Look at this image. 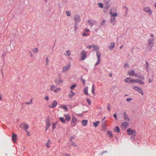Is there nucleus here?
I'll use <instances>...</instances> for the list:
<instances>
[{"mask_svg": "<svg viewBox=\"0 0 156 156\" xmlns=\"http://www.w3.org/2000/svg\"><path fill=\"white\" fill-rule=\"evenodd\" d=\"M137 77L139 78L140 79L143 80H144V76L140 75H138L137 76Z\"/></svg>", "mask_w": 156, "mask_h": 156, "instance_id": "36", "label": "nucleus"}, {"mask_svg": "<svg viewBox=\"0 0 156 156\" xmlns=\"http://www.w3.org/2000/svg\"><path fill=\"white\" fill-rule=\"evenodd\" d=\"M110 104L109 103L108 104L107 106V108L108 111H110Z\"/></svg>", "mask_w": 156, "mask_h": 156, "instance_id": "46", "label": "nucleus"}, {"mask_svg": "<svg viewBox=\"0 0 156 156\" xmlns=\"http://www.w3.org/2000/svg\"><path fill=\"white\" fill-rule=\"evenodd\" d=\"M91 92L92 93L94 94H95V92L94 91V84H93L92 87V90H91Z\"/></svg>", "mask_w": 156, "mask_h": 156, "instance_id": "31", "label": "nucleus"}, {"mask_svg": "<svg viewBox=\"0 0 156 156\" xmlns=\"http://www.w3.org/2000/svg\"><path fill=\"white\" fill-rule=\"evenodd\" d=\"M87 53L84 50L82 51L81 53V59L82 60H84L87 57Z\"/></svg>", "mask_w": 156, "mask_h": 156, "instance_id": "3", "label": "nucleus"}, {"mask_svg": "<svg viewBox=\"0 0 156 156\" xmlns=\"http://www.w3.org/2000/svg\"><path fill=\"white\" fill-rule=\"evenodd\" d=\"M88 86L86 87L84 89V92L85 94L86 95H89L88 92Z\"/></svg>", "mask_w": 156, "mask_h": 156, "instance_id": "26", "label": "nucleus"}, {"mask_svg": "<svg viewBox=\"0 0 156 156\" xmlns=\"http://www.w3.org/2000/svg\"><path fill=\"white\" fill-rule=\"evenodd\" d=\"M71 67L70 65H68L67 66H64L62 67V72L63 73H66L67 72Z\"/></svg>", "mask_w": 156, "mask_h": 156, "instance_id": "5", "label": "nucleus"}, {"mask_svg": "<svg viewBox=\"0 0 156 156\" xmlns=\"http://www.w3.org/2000/svg\"><path fill=\"white\" fill-rule=\"evenodd\" d=\"M20 126L22 128L24 127L25 128L24 130L25 131L29 127V125L28 124H26L24 123H23L20 124Z\"/></svg>", "mask_w": 156, "mask_h": 156, "instance_id": "15", "label": "nucleus"}, {"mask_svg": "<svg viewBox=\"0 0 156 156\" xmlns=\"http://www.w3.org/2000/svg\"><path fill=\"white\" fill-rule=\"evenodd\" d=\"M88 23L90 24V26L91 27H92L93 26L94 24H96L97 23V22L96 21L93 20H88Z\"/></svg>", "mask_w": 156, "mask_h": 156, "instance_id": "14", "label": "nucleus"}, {"mask_svg": "<svg viewBox=\"0 0 156 156\" xmlns=\"http://www.w3.org/2000/svg\"><path fill=\"white\" fill-rule=\"evenodd\" d=\"M56 87L54 85H52L51 86L50 90L51 91H53L54 89Z\"/></svg>", "mask_w": 156, "mask_h": 156, "instance_id": "42", "label": "nucleus"}, {"mask_svg": "<svg viewBox=\"0 0 156 156\" xmlns=\"http://www.w3.org/2000/svg\"><path fill=\"white\" fill-rule=\"evenodd\" d=\"M57 122H56L52 124V127L53 130L54 129L56 128V126L57 124Z\"/></svg>", "mask_w": 156, "mask_h": 156, "instance_id": "38", "label": "nucleus"}, {"mask_svg": "<svg viewBox=\"0 0 156 156\" xmlns=\"http://www.w3.org/2000/svg\"><path fill=\"white\" fill-rule=\"evenodd\" d=\"M66 13L67 14V15L69 16H70V12L69 11H66Z\"/></svg>", "mask_w": 156, "mask_h": 156, "instance_id": "50", "label": "nucleus"}, {"mask_svg": "<svg viewBox=\"0 0 156 156\" xmlns=\"http://www.w3.org/2000/svg\"><path fill=\"white\" fill-rule=\"evenodd\" d=\"M132 100V99L131 98H128L126 99V101L128 102H129Z\"/></svg>", "mask_w": 156, "mask_h": 156, "instance_id": "52", "label": "nucleus"}, {"mask_svg": "<svg viewBox=\"0 0 156 156\" xmlns=\"http://www.w3.org/2000/svg\"><path fill=\"white\" fill-rule=\"evenodd\" d=\"M129 126V123L126 122H124L122 123L121 126L122 128L124 129H126Z\"/></svg>", "mask_w": 156, "mask_h": 156, "instance_id": "10", "label": "nucleus"}, {"mask_svg": "<svg viewBox=\"0 0 156 156\" xmlns=\"http://www.w3.org/2000/svg\"><path fill=\"white\" fill-rule=\"evenodd\" d=\"M98 5L101 8H103L104 7L103 4L102 3H99Z\"/></svg>", "mask_w": 156, "mask_h": 156, "instance_id": "41", "label": "nucleus"}, {"mask_svg": "<svg viewBox=\"0 0 156 156\" xmlns=\"http://www.w3.org/2000/svg\"><path fill=\"white\" fill-rule=\"evenodd\" d=\"M32 99H31L30 102H26V104H32Z\"/></svg>", "mask_w": 156, "mask_h": 156, "instance_id": "57", "label": "nucleus"}, {"mask_svg": "<svg viewBox=\"0 0 156 156\" xmlns=\"http://www.w3.org/2000/svg\"><path fill=\"white\" fill-rule=\"evenodd\" d=\"M133 89L140 93L142 95H144V93L143 90L139 87L134 86L133 87Z\"/></svg>", "mask_w": 156, "mask_h": 156, "instance_id": "6", "label": "nucleus"}, {"mask_svg": "<svg viewBox=\"0 0 156 156\" xmlns=\"http://www.w3.org/2000/svg\"><path fill=\"white\" fill-rule=\"evenodd\" d=\"M105 22V20H103V21L101 23V26H103L104 25Z\"/></svg>", "mask_w": 156, "mask_h": 156, "instance_id": "54", "label": "nucleus"}, {"mask_svg": "<svg viewBox=\"0 0 156 156\" xmlns=\"http://www.w3.org/2000/svg\"><path fill=\"white\" fill-rule=\"evenodd\" d=\"M111 45L108 46V48L110 50H112L115 46V44L114 42L111 43Z\"/></svg>", "mask_w": 156, "mask_h": 156, "instance_id": "24", "label": "nucleus"}, {"mask_svg": "<svg viewBox=\"0 0 156 156\" xmlns=\"http://www.w3.org/2000/svg\"><path fill=\"white\" fill-rule=\"evenodd\" d=\"M124 66V68L126 69L127 68H129V64L127 63L125 64Z\"/></svg>", "mask_w": 156, "mask_h": 156, "instance_id": "43", "label": "nucleus"}, {"mask_svg": "<svg viewBox=\"0 0 156 156\" xmlns=\"http://www.w3.org/2000/svg\"><path fill=\"white\" fill-rule=\"evenodd\" d=\"M149 64H148V62L147 61H146V68L147 69V71L148 70V67H149Z\"/></svg>", "mask_w": 156, "mask_h": 156, "instance_id": "47", "label": "nucleus"}, {"mask_svg": "<svg viewBox=\"0 0 156 156\" xmlns=\"http://www.w3.org/2000/svg\"><path fill=\"white\" fill-rule=\"evenodd\" d=\"M114 131L117 133H119L120 132V129L118 126H116V127L114 128Z\"/></svg>", "mask_w": 156, "mask_h": 156, "instance_id": "29", "label": "nucleus"}, {"mask_svg": "<svg viewBox=\"0 0 156 156\" xmlns=\"http://www.w3.org/2000/svg\"><path fill=\"white\" fill-rule=\"evenodd\" d=\"M96 54L98 58V61L95 63V66H97L99 64L100 61V57L101 56V53L99 51H97Z\"/></svg>", "mask_w": 156, "mask_h": 156, "instance_id": "4", "label": "nucleus"}, {"mask_svg": "<svg viewBox=\"0 0 156 156\" xmlns=\"http://www.w3.org/2000/svg\"><path fill=\"white\" fill-rule=\"evenodd\" d=\"M77 25V23H75V24H74L75 31H76V29L78 27Z\"/></svg>", "mask_w": 156, "mask_h": 156, "instance_id": "49", "label": "nucleus"}, {"mask_svg": "<svg viewBox=\"0 0 156 156\" xmlns=\"http://www.w3.org/2000/svg\"><path fill=\"white\" fill-rule=\"evenodd\" d=\"M64 156H70V155L69 154H67V153H65L64 154Z\"/></svg>", "mask_w": 156, "mask_h": 156, "instance_id": "64", "label": "nucleus"}, {"mask_svg": "<svg viewBox=\"0 0 156 156\" xmlns=\"http://www.w3.org/2000/svg\"><path fill=\"white\" fill-rule=\"evenodd\" d=\"M136 136V135H132V136L130 137L131 139L134 140L135 136Z\"/></svg>", "mask_w": 156, "mask_h": 156, "instance_id": "53", "label": "nucleus"}, {"mask_svg": "<svg viewBox=\"0 0 156 156\" xmlns=\"http://www.w3.org/2000/svg\"><path fill=\"white\" fill-rule=\"evenodd\" d=\"M70 92L71 94H69V98H71L73 97V96L74 95L75 93L74 92H73L72 91H71Z\"/></svg>", "mask_w": 156, "mask_h": 156, "instance_id": "33", "label": "nucleus"}, {"mask_svg": "<svg viewBox=\"0 0 156 156\" xmlns=\"http://www.w3.org/2000/svg\"><path fill=\"white\" fill-rule=\"evenodd\" d=\"M128 73L130 76H137V74L135 73V72L134 70H129L128 72Z\"/></svg>", "mask_w": 156, "mask_h": 156, "instance_id": "8", "label": "nucleus"}, {"mask_svg": "<svg viewBox=\"0 0 156 156\" xmlns=\"http://www.w3.org/2000/svg\"><path fill=\"white\" fill-rule=\"evenodd\" d=\"M74 20L75 21V23H78L80 21V16H79L77 15L74 17Z\"/></svg>", "mask_w": 156, "mask_h": 156, "instance_id": "16", "label": "nucleus"}, {"mask_svg": "<svg viewBox=\"0 0 156 156\" xmlns=\"http://www.w3.org/2000/svg\"><path fill=\"white\" fill-rule=\"evenodd\" d=\"M46 131H47L50 126V123L49 118H47L46 119Z\"/></svg>", "mask_w": 156, "mask_h": 156, "instance_id": "11", "label": "nucleus"}, {"mask_svg": "<svg viewBox=\"0 0 156 156\" xmlns=\"http://www.w3.org/2000/svg\"><path fill=\"white\" fill-rule=\"evenodd\" d=\"M152 81V80L150 79H149V80H148V82L149 83H151Z\"/></svg>", "mask_w": 156, "mask_h": 156, "instance_id": "63", "label": "nucleus"}, {"mask_svg": "<svg viewBox=\"0 0 156 156\" xmlns=\"http://www.w3.org/2000/svg\"><path fill=\"white\" fill-rule=\"evenodd\" d=\"M26 131L27 133V135H28V136H30V132L27 130H26Z\"/></svg>", "mask_w": 156, "mask_h": 156, "instance_id": "58", "label": "nucleus"}, {"mask_svg": "<svg viewBox=\"0 0 156 156\" xmlns=\"http://www.w3.org/2000/svg\"><path fill=\"white\" fill-rule=\"evenodd\" d=\"M87 122L88 121L87 119L83 120L82 122V125L83 126H86L87 123Z\"/></svg>", "mask_w": 156, "mask_h": 156, "instance_id": "27", "label": "nucleus"}, {"mask_svg": "<svg viewBox=\"0 0 156 156\" xmlns=\"http://www.w3.org/2000/svg\"><path fill=\"white\" fill-rule=\"evenodd\" d=\"M99 122H100L99 121H97L96 122L94 123V126L95 127H97L98 126V125L99 123Z\"/></svg>", "mask_w": 156, "mask_h": 156, "instance_id": "39", "label": "nucleus"}, {"mask_svg": "<svg viewBox=\"0 0 156 156\" xmlns=\"http://www.w3.org/2000/svg\"><path fill=\"white\" fill-rule=\"evenodd\" d=\"M64 116L65 117V120H66L67 121H69L70 120L71 117L69 114H64Z\"/></svg>", "mask_w": 156, "mask_h": 156, "instance_id": "20", "label": "nucleus"}, {"mask_svg": "<svg viewBox=\"0 0 156 156\" xmlns=\"http://www.w3.org/2000/svg\"><path fill=\"white\" fill-rule=\"evenodd\" d=\"M81 80H82V81H83V84H84L85 83V80L84 79H83L82 78V77L81 76Z\"/></svg>", "mask_w": 156, "mask_h": 156, "instance_id": "56", "label": "nucleus"}, {"mask_svg": "<svg viewBox=\"0 0 156 156\" xmlns=\"http://www.w3.org/2000/svg\"><path fill=\"white\" fill-rule=\"evenodd\" d=\"M137 83L139 84L140 85H144V82L141 80L138 79Z\"/></svg>", "mask_w": 156, "mask_h": 156, "instance_id": "30", "label": "nucleus"}, {"mask_svg": "<svg viewBox=\"0 0 156 156\" xmlns=\"http://www.w3.org/2000/svg\"><path fill=\"white\" fill-rule=\"evenodd\" d=\"M110 21L111 23L113 25H114L116 21L115 20V17H111Z\"/></svg>", "mask_w": 156, "mask_h": 156, "instance_id": "21", "label": "nucleus"}, {"mask_svg": "<svg viewBox=\"0 0 156 156\" xmlns=\"http://www.w3.org/2000/svg\"><path fill=\"white\" fill-rule=\"evenodd\" d=\"M57 105V102L56 100H54L52 103L51 106H49V107L51 108H55Z\"/></svg>", "mask_w": 156, "mask_h": 156, "instance_id": "18", "label": "nucleus"}, {"mask_svg": "<svg viewBox=\"0 0 156 156\" xmlns=\"http://www.w3.org/2000/svg\"><path fill=\"white\" fill-rule=\"evenodd\" d=\"M132 78L131 77H127L126 79L124 80V81L126 83H130L132 82Z\"/></svg>", "mask_w": 156, "mask_h": 156, "instance_id": "22", "label": "nucleus"}, {"mask_svg": "<svg viewBox=\"0 0 156 156\" xmlns=\"http://www.w3.org/2000/svg\"><path fill=\"white\" fill-rule=\"evenodd\" d=\"M44 98L47 101L49 99V97L48 96H46Z\"/></svg>", "mask_w": 156, "mask_h": 156, "instance_id": "59", "label": "nucleus"}, {"mask_svg": "<svg viewBox=\"0 0 156 156\" xmlns=\"http://www.w3.org/2000/svg\"><path fill=\"white\" fill-rule=\"evenodd\" d=\"M60 120L62 123H65L66 122V120L65 119L62 117H60L59 118Z\"/></svg>", "mask_w": 156, "mask_h": 156, "instance_id": "35", "label": "nucleus"}, {"mask_svg": "<svg viewBox=\"0 0 156 156\" xmlns=\"http://www.w3.org/2000/svg\"><path fill=\"white\" fill-rule=\"evenodd\" d=\"M13 136L12 137V141L13 142H15L16 141L17 139V136L16 134L13 133Z\"/></svg>", "mask_w": 156, "mask_h": 156, "instance_id": "25", "label": "nucleus"}, {"mask_svg": "<svg viewBox=\"0 0 156 156\" xmlns=\"http://www.w3.org/2000/svg\"><path fill=\"white\" fill-rule=\"evenodd\" d=\"M144 11L147 13L151 14L152 13V11L150 8L148 7H144Z\"/></svg>", "mask_w": 156, "mask_h": 156, "instance_id": "12", "label": "nucleus"}, {"mask_svg": "<svg viewBox=\"0 0 156 156\" xmlns=\"http://www.w3.org/2000/svg\"><path fill=\"white\" fill-rule=\"evenodd\" d=\"M61 90V88H58L54 90V92L56 93H58Z\"/></svg>", "mask_w": 156, "mask_h": 156, "instance_id": "40", "label": "nucleus"}, {"mask_svg": "<svg viewBox=\"0 0 156 156\" xmlns=\"http://www.w3.org/2000/svg\"><path fill=\"white\" fill-rule=\"evenodd\" d=\"M89 31V30L87 28V29H85V32H88Z\"/></svg>", "mask_w": 156, "mask_h": 156, "instance_id": "61", "label": "nucleus"}, {"mask_svg": "<svg viewBox=\"0 0 156 156\" xmlns=\"http://www.w3.org/2000/svg\"><path fill=\"white\" fill-rule=\"evenodd\" d=\"M34 53H37L38 51V49L37 48H34L32 49Z\"/></svg>", "mask_w": 156, "mask_h": 156, "instance_id": "37", "label": "nucleus"}, {"mask_svg": "<svg viewBox=\"0 0 156 156\" xmlns=\"http://www.w3.org/2000/svg\"><path fill=\"white\" fill-rule=\"evenodd\" d=\"M92 47L94 49V50L96 51V53L97 52V51H98V50L99 49V48L98 46H96L94 44H93L92 45Z\"/></svg>", "mask_w": 156, "mask_h": 156, "instance_id": "23", "label": "nucleus"}, {"mask_svg": "<svg viewBox=\"0 0 156 156\" xmlns=\"http://www.w3.org/2000/svg\"><path fill=\"white\" fill-rule=\"evenodd\" d=\"M70 145L71 146H74V147H76V145L75 144H74V143L72 141L70 143Z\"/></svg>", "mask_w": 156, "mask_h": 156, "instance_id": "45", "label": "nucleus"}, {"mask_svg": "<svg viewBox=\"0 0 156 156\" xmlns=\"http://www.w3.org/2000/svg\"><path fill=\"white\" fill-rule=\"evenodd\" d=\"M107 135L110 138H112L113 137V135L112 133L109 130L108 131Z\"/></svg>", "mask_w": 156, "mask_h": 156, "instance_id": "28", "label": "nucleus"}, {"mask_svg": "<svg viewBox=\"0 0 156 156\" xmlns=\"http://www.w3.org/2000/svg\"><path fill=\"white\" fill-rule=\"evenodd\" d=\"M138 80V79L133 80L132 79V80H132V82H135L136 83H137Z\"/></svg>", "mask_w": 156, "mask_h": 156, "instance_id": "51", "label": "nucleus"}, {"mask_svg": "<svg viewBox=\"0 0 156 156\" xmlns=\"http://www.w3.org/2000/svg\"><path fill=\"white\" fill-rule=\"evenodd\" d=\"M113 116L115 118L116 120H117V115L116 114H115L113 115Z\"/></svg>", "mask_w": 156, "mask_h": 156, "instance_id": "60", "label": "nucleus"}, {"mask_svg": "<svg viewBox=\"0 0 156 156\" xmlns=\"http://www.w3.org/2000/svg\"><path fill=\"white\" fill-rule=\"evenodd\" d=\"M110 0H103V2L105 4V8L106 9H108L109 7V2Z\"/></svg>", "mask_w": 156, "mask_h": 156, "instance_id": "9", "label": "nucleus"}, {"mask_svg": "<svg viewBox=\"0 0 156 156\" xmlns=\"http://www.w3.org/2000/svg\"><path fill=\"white\" fill-rule=\"evenodd\" d=\"M112 10L110 9V13L111 16V17H115L117 16V12H112Z\"/></svg>", "mask_w": 156, "mask_h": 156, "instance_id": "19", "label": "nucleus"}, {"mask_svg": "<svg viewBox=\"0 0 156 156\" xmlns=\"http://www.w3.org/2000/svg\"><path fill=\"white\" fill-rule=\"evenodd\" d=\"M55 83L57 85H62L63 83V81L60 77L56 79L55 80Z\"/></svg>", "mask_w": 156, "mask_h": 156, "instance_id": "7", "label": "nucleus"}, {"mask_svg": "<svg viewBox=\"0 0 156 156\" xmlns=\"http://www.w3.org/2000/svg\"><path fill=\"white\" fill-rule=\"evenodd\" d=\"M60 108L65 109L66 110H68V108L66 105H61Z\"/></svg>", "mask_w": 156, "mask_h": 156, "instance_id": "32", "label": "nucleus"}, {"mask_svg": "<svg viewBox=\"0 0 156 156\" xmlns=\"http://www.w3.org/2000/svg\"><path fill=\"white\" fill-rule=\"evenodd\" d=\"M76 121L77 119L76 118L73 116L71 122V124L72 125H73V126H75L76 125Z\"/></svg>", "mask_w": 156, "mask_h": 156, "instance_id": "13", "label": "nucleus"}, {"mask_svg": "<svg viewBox=\"0 0 156 156\" xmlns=\"http://www.w3.org/2000/svg\"><path fill=\"white\" fill-rule=\"evenodd\" d=\"M124 118L125 120L126 121H130V119L127 114V113L125 112L123 113Z\"/></svg>", "mask_w": 156, "mask_h": 156, "instance_id": "17", "label": "nucleus"}, {"mask_svg": "<svg viewBox=\"0 0 156 156\" xmlns=\"http://www.w3.org/2000/svg\"><path fill=\"white\" fill-rule=\"evenodd\" d=\"M69 51H70L69 50H67L66 51L67 55H68V56H70V55Z\"/></svg>", "mask_w": 156, "mask_h": 156, "instance_id": "55", "label": "nucleus"}, {"mask_svg": "<svg viewBox=\"0 0 156 156\" xmlns=\"http://www.w3.org/2000/svg\"><path fill=\"white\" fill-rule=\"evenodd\" d=\"M154 45V40L152 38H149L148 41V43L147 44V48L148 49L149 51L152 50V47Z\"/></svg>", "mask_w": 156, "mask_h": 156, "instance_id": "1", "label": "nucleus"}, {"mask_svg": "<svg viewBox=\"0 0 156 156\" xmlns=\"http://www.w3.org/2000/svg\"><path fill=\"white\" fill-rule=\"evenodd\" d=\"M76 86V85L75 84H74L71 86L70 87V88L72 90Z\"/></svg>", "mask_w": 156, "mask_h": 156, "instance_id": "44", "label": "nucleus"}, {"mask_svg": "<svg viewBox=\"0 0 156 156\" xmlns=\"http://www.w3.org/2000/svg\"><path fill=\"white\" fill-rule=\"evenodd\" d=\"M87 101L89 104V105H90L91 103V100L89 98H87Z\"/></svg>", "mask_w": 156, "mask_h": 156, "instance_id": "48", "label": "nucleus"}, {"mask_svg": "<svg viewBox=\"0 0 156 156\" xmlns=\"http://www.w3.org/2000/svg\"><path fill=\"white\" fill-rule=\"evenodd\" d=\"M127 132L128 134L129 135H136V132L135 130H132L130 128L127 129Z\"/></svg>", "mask_w": 156, "mask_h": 156, "instance_id": "2", "label": "nucleus"}, {"mask_svg": "<svg viewBox=\"0 0 156 156\" xmlns=\"http://www.w3.org/2000/svg\"><path fill=\"white\" fill-rule=\"evenodd\" d=\"M51 144V142L50 140H48V141L47 143H46V146L48 148L50 146L49 145Z\"/></svg>", "mask_w": 156, "mask_h": 156, "instance_id": "34", "label": "nucleus"}, {"mask_svg": "<svg viewBox=\"0 0 156 156\" xmlns=\"http://www.w3.org/2000/svg\"><path fill=\"white\" fill-rule=\"evenodd\" d=\"M92 46L91 45H90V46H87V48H88L89 49H90L91 47H92Z\"/></svg>", "mask_w": 156, "mask_h": 156, "instance_id": "62", "label": "nucleus"}]
</instances>
